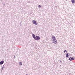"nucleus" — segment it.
<instances>
[{
  "instance_id": "f03ea898",
  "label": "nucleus",
  "mask_w": 75,
  "mask_h": 75,
  "mask_svg": "<svg viewBox=\"0 0 75 75\" xmlns=\"http://www.w3.org/2000/svg\"><path fill=\"white\" fill-rule=\"evenodd\" d=\"M33 23L34 24H35V25H37V24H38L37 22L35 20H33Z\"/></svg>"
},
{
  "instance_id": "1a4fd4ad",
  "label": "nucleus",
  "mask_w": 75,
  "mask_h": 75,
  "mask_svg": "<svg viewBox=\"0 0 75 75\" xmlns=\"http://www.w3.org/2000/svg\"><path fill=\"white\" fill-rule=\"evenodd\" d=\"M69 56V54L68 53H67L66 55V57H68Z\"/></svg>"
},
{
  "instance_id": "423d86ee",
  "label": "nucleus",
  "mask_w": 75,
  "mask_h": 75,
  "mask_svg": "<svg viewBox=\"0 0 75 75\" xmlns=\"http://www.w3.org/2000/svg\"><path fill=\"white\" fill-rule=\"evenodd\" d=\"M4 63V61H1L0 62V65H2V64H3Z\"/></svg>"
},
{
  "instance_id": "6ab92c4d",
  "label": "nucleus",
  "mask_w": 75,
  "mask_h": 75,
  "mask_svg": "<svg viewBox=\"0 0 75 75\" xmlns=\"http://www.w3.org/2000/svg\"><path fill=\"white\" fill-rule=\"evenodd\" d=\"M66 0V1H67V0Z\"/></svg>"
},
{
  "instance_id": "9b49d317",
  "label": "nucleus",
  "mask_w": 75,
  "mask_h": 75,
  "mask_svg": "<svg viewBox=\"0 0 75 75\" xmlns=\"http://www.w3.org/2000/svg\"><path fill=\"white\" fill-rule=\"evenodd\" d=\"M4 65H3L2 68V70H3V69H4Z\"/></svg>"
},
{
  "instance_id": "39448f33",
  "label": "nucleus",
  "mask_w": 75,
  "mask_h": 75,
  "mask_svg": "<svg viewBox=\"0 0 75 75\" xmlns=\"http://www.w3.org/2000/svg\"><path fill=\"white\" fill-rule=\"evenodd\" d=\"M32 35L33 37V38L34 39L35 38V35H34V34H33V33H32Z\"/></svg>"
},
{
  "instance_id": "20e7f679",
  "label": "nucleus",
  "mask_w": 75,
  "mask_h": 75,
  "mask_svg": "<svg viewBox=\"0 0 75 75\" xmlns=\"http://www.w3.org/2000/svg\"><path fill=\"white\" fill-rule=\"evenodd\" d=\"M52 38L53 39V41H54V40H56V38L55 37V36H53L52 37Z\"/></svg>"
},
{
  "instance_id": "2eb2a0df",
  "label": "nucleus",
  "mask_w": 75,
  "mask_h": 75,
  "mask_svg": "<svg viewBox=\"0 0 75 75\" xmlns=\"http://www.w3.org/2000/svg\"><path fill=\"white\" fill-rule=\"evenodd\" d=\"M13 56H14V58H16V56H15V55H14Z\"/></svg>"
},
{
  "instance_id": "9d476101",
  "label": "nucleus",
  "mask_w": 75,
  "mask_h": 75,
  "mask_svg": "<svg viewBox=\"0 0 75 75\" xmlns=\"http://www.w3.org/2000/svg\"><path fill=\"white\" fill-rule=\"evenodd\" d=\"M18 64H20L19 65H22V62H19Z\"/></svg>"
},
{
  "instance_id": "ddd939ff",
  "label": "nucleus",
  "mask_w": 75,
  "mask_h": 75,
  "mask_svg": "<svg viewBox=\"0 0 75 75\" xmlns=\"http://www.w3.org/2000/svg\"><path fill=\"white\" fill-rule=\"evenodd\" d=\"M67 51L66 50H64V53H65V52H67Z\"/></svg>"
},
{
  "instance_id": "dca6fc26",
  "label": "nucleus",
  "mask_w": 75,
  "mask_h": 75,
  "mask_svg": "<svg viewBox=\"0 0 75 75\" xmlns=\"http://www.w3.org/2000/svg\"><path fill=\"white\" fill-rule=\"evenodd\" d=\"M61 62V61L60 60L59 61V62L60 63V62Z\"/></svg>"
},
{
  "instance_id": "f8f14e48",
  "label": "nucleus",
  "mask_w": 75,
  "mask_h": 75,
  "mask_svg": "<svg viewBox=\"0 0 75 75\" xmlns=\"http://www.w3.org/2000/svg\"><path fill=\"white\" fill-rule=\"evenodd\" d=\"M41 7V6L40 5H39L38 6V7L40 8V7Z\"/></svg>"
},
{
  "instance_id": "f3484780",
  "label": "nucleus",
  "mask_w": 75,
  "mask_h": 75,
  "mask_svg": "<svg viewBox=\"0 0 75 75\" xmlns=\"http://www.w3.org/2000/svg\"><path fill=\"white\" fill-rule=\"evenodd\" d=\"M2 70H2H2H1V72H2Z\"/></svg>"
},
{
  "instance_id": "6e6552de",
  "label": "nucleus",
  "mask_w": 75,
  "mask_h": 75,
  "mask_svg": "<svg viewBox=\"0 0 75 75\" xmlns=\"http://www.w3.org/2000/svg\"><path fill=\"white\" fill-rule=\"evenodd\" d=\"M71 2L73 4L75 3V0H71Z\"/></svg>"
},
{
  "instance_id": "4468645a",
  "label": "nucleus",
  "mask_w": 75,
  "mask_h": 75,
  "mask_svg": "<svg viewBox=\"0 0 75 75\" xmlns=\"http://www.w3.org/2000/svg\"><path fill=\"white\" fill-rule=\"evenodd\" d=\"M20 25L21 26V23H20Z\"/></svg>"
},
{
  "instance_id": "a211bd4d",
  "label": "nucleus",
  "mask_w": 75,
  "mask_h": 75,
  "mask_svg": "<svg viewBox=\"0 0 75 75\" xmlns=\"http://www.w3.org/2000/svg\"><path fill=\"white\" fill-rule=\"evenodd\" d=\"M56 8H57V6H55Z\"/></svg>"
},
{
  "instance_id": "f257e3e1",
  "label": "nucleus",
  "mask_w": 75,
  "mask_h": 75,
  "mask_svg": "<svg viewBox=\"0 0 75 75\" xmlns=\"http://www.w3.org/2000/svg\"><path fill=\"white\" fill-rule=\"evenodd\" d=\"M34 39H35V40L37 41L38 40H39L40 39V38L38 36H36Z\"/></svg>"
},
{
  "instance_id": "0eeeda50",
  "label": "nucleus",
  "mask_w": 75,
  "mask_h": 75,
  "mask_svg": "<svg viewBox=\"0 0 75 75\" xmlns=\"http://www.w3.org/2000/svg\"><path fill=\"white\" fill-rule=\"evenodd\" d=\"M53 43H54V44H56L57 43V40H53Z\"/></svg>"
},
{
  "instance_id": "7ed1b4c3",
  "label": "nucleus",
  "mask_w": 75,
  "mask_h": 75,
  "mask_svg": "<svg viewBox=\"0 0 75 75\" xmlns=\"http://www.w3.org/2000/svg\"><path fill=\"white\" fill-rule=\"evenodd\" d=\"M69 60L70 61H72V60H74V57H71H71H70L69 59Z\"/></svg>"
}]
</instances>
